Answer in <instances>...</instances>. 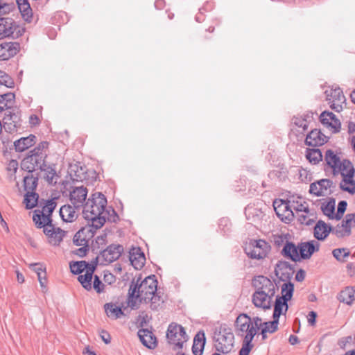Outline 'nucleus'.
Listing matches in <instances>:
<instances>
[{"instance_id": "f257e3e1", "label": "nucleus", "mask_w": 355, "mask_h": 355, "mask_svg": "<svg viewBox=\"0 0 355 355\" xmlns=\"http://www.w3.org/2000/svg\"><path fill=\"white\" fill-rule=\"evenodd\" d=\"M132 282L128 291V305L132 309H137L141 302L150 303V308L156 310L163 302L156 293L157 282L155 275L148 276L139 284Z\"/></svg>"}, {"instance_id": "f03ea898", "label": "nucleus", "mask_w": 355, "mask_h": 355, "mask_svg": "<svg viewBox=\"0 0 355 355\" xmlns=\"http://www.w3.org/2000/svg\"><path fill=\"white\" fill-rule=\"evenodd\" d=\"M262 325V320L259 317L251 318L245 313L240 314L236 319L235 333L243 340L239 355H248L254 345L252 341Z\"/></svg>"}, {"instance_id": "7ed1b4c3", "label": "nucleus", "mask_w": 355, "mask_h": 355, "mask_svg": "<svg viewBox=\"0 0 355 355\" xmlns=\"http://www.w3.org/2000/svg\"><path fill=\"white\" fill-rule=\"evenodd\" d=\"M107 199L101 193H95L86 201L83 206L84 218L91 222L95 229L101 228L106 221L108 211L105 210Z\"/></svg>"}, {"instance_id": "20e7f679", "label": "nucleus", "mask_w": 355, "mask_h": 355, "mask_svg": "<svg viewBox=\"0 0 355 355\" xmlns=\"http://www.w3.org/2000/svg\"><path fill=\"white\" fill-rule=\"evenodd\" d=\"M334 176L340 175V189L350 195L355 194V168L352 163L344 159L343 164L333 173Z\"/></svg>"}, {"instance_id": "39448f33", "label": "nucleus", "mask_w": 355, "mask_h": 355, "mask_svg": "<svg viewBox=\"0 0 355 355\" xmlns=\"http://www.w3.org/2000/svg\"><path fill=\"white\" fill-rule=\"evenodd\" d=\"M214 340L217 352L227 354L234 351V336L232 329L227 325L219 327L215 331Z\"/></svg>"}, {"instance_id": "423d86ee", "label": "nucleus", "mask_w": 355, "mask_h": 355, "mask_svg": "<svg viewBox=\"0 0 355 355\" xmlns=\"http://www.w3.org/2000/svg\"><path fill=\"white\" fill-rule=\"evenodd\" d=\"M166 339L173 349H182L189 338L184 328L175 322L171 323L167 329Z\"/></svg>"}, {"instance_id": "0eeeda50", "label": "nucleus", "mask_w": 355, "mask_h": 355, "mask_svg": "<svg viewBox=\"0 0 355 355\" xmlns=\"http://www.w3.org/2000/svg\"><path fill=\"white\" fill-rule=\"evenodd\" d=\"M57 203L55 199L47 200L41 209H35L33 216V220L38 228H42V225L52 223L51 214L56 207Z\"/></svg>"}, {"instance_id": "6e6552de", "label": "nucleus", "mask_w": 355, "mask_h": 355, "mask_svg": "<svg viewBox=\"0 0 355 355\" xmlns=\"http://www.w3.org/2000/svg\"><path fill=\"white\" fill-rule=\"evenodd\" d=\"M270 250V245L261 239L252 240L245 247L246 254L253 259H264Z\"/></svg>"}, {"instance_id": "1a4fd4ad", "label": "nucleus", "mask_w": 355, "mask_h": 355, "mask_svg": "<svg viewBox=\"0 0 355 355\" xmlns=\"http://www.w3.org/2000/svg\"><path fill=\"white\" fill-rule=\"evenodd\" d=\"M325 94L326 100L331 108L336 112H340L346 100L341 89L339 87L327 89Z\"/></svg>"}, {"instance_id": "9d476101", "label": "nucleus", "mask_w": 355, "mask_h": 355, "mask_svg": "<svg viewBox=\"0 0 355 355\" xmlns=\"http://www.w3.org/2000/svg\"><path fill=\"white\" fill-rule=\"evenodd\" d=\"M42 227L47 237L48 242L52 245H59L65 236L66 232L55 227L52 223L42 225Z\"/></svg>"}, {"instance_id": "9b49d317", "label": "nucleus", "mask_w": 355, "mask_h": 355, "mask_svg": "<svg viewBox=\"0 0 355 355\" xmlns=\"http://www.w3.org/2000/svg\"><path fill=\"white\" fill-rule=\"evenodd\" d=\"M291 200L285 201L281 199L273 202V207L277 216L283 221H290L294 216L291 207Z\"/></svg>"}, {"instance_id": "f8f14e48", "label": "nucleus", "mask_w": 355, "mask_h": 355, "mask_svg": "<svg viewBox=\"0 0 355 355\" xmlns=\"http://www.w3.org/2000/svg\"><path fill=\"white\" fill-rule=\"evenodd\" d=\"M255 292H260L275 296L276 285L268 277L259 276L253 280Z\"/></svg>"}, {"instance_id": "ddd939ff", "label": "nucleus", "mask_w": 355, "mask_h": 355, "mask_svg": "<svg viewBox=\"0 0 355 355\" xmlns=\"http://www.w3.org/2000/svg\"><path fill=\"white\" fill-rule=\"evenodd\" d=\"M323 160L325 167L331 169L333 174L335 171L343 164L344 158H342L340 153L337 151L328 149L324 153Z\"/></svg>"}, {"instance_id": "4468645a", "label": "nucleus", "mask_w": 355, "mask_h": 355, "mask_svg": "<svg viewBox=\"0 0 355 355\" xmlns=\"http://www.w3.org/2000/svg\"><path fill=\"white\" fill-rule=\"evenodd\" d=\"M355 227V213L347 214L340 225H337L333 232L338 237L347 236L351 234L352 228Z\"/></svg>"}, {"instance_id": "2eb2a0df", "label": "nucleus", "mask_w": 355, "mask_h": 355, "mask_svg": "<svg viewBox=\"0 0 355 355\" xmlns=\"http://www.w3.org/2000/svg\"><path fill=\"white\" fill-rule=\"evenodd\" d=\"M98 229L89 224L78 231L73 236V242L77 246L87 247L88 239L93 236L94 232Z\"/></svg>"}, {"instance_id": "dca6fc26", "label": "nucleus", "mask_w": 355, "mask_h": 355, "mask_svg": "<svg viewBox=\"0 0 355 355\" xmlns=\"http://www.w3.org/2000/svg\"><path fill=\"white\" fill-rule=\"evenodd\" d=\"M87 189L85 187H76L70 192V201L75 207H81L87 196Z\"/></svg>"}, {"instance_id": "f3484780", "label": "nucleus", "mask_w": 355, "mask_h": 355, "mask_svg": "<svg viewBox=\"0 0 355 355\" xmlns=\"http://www.w3.org/2000/svg\"><path fill=\"white\" fill-rule=\"evenodd\" d=\"M17 28V26L12 18H0V40L12 37Z\"/></svg>"}, {"instance_id": "a211bd4d", "label": "nucleus", "mask_w": 355, "mask_h": 355, "mask_svg": "<svg viewBox=\"0 0 355 355\" xmlns=\"http://www.w3.org/2000/svg\"><path fill=\"white\" fill-rule=\"evenodd\" d=\"M44 164V160H39L38 157L30 154L23 159L21 167L23 170L31 173L37 169H41Z\"/></svg>"}, {"instance_id": "6ab92c4d", "label": "nucleus", "mask_w": 355, "mask_h": 355, "mask_svg": "<svg viewBox=\"0 0 355 355\" xmlns=\"http://www.w3.org/2000/svg\"><path fill=\"white\" fill-rule=\"evenodd\" d=\"M123 249L120 245H111L101 252L99 257L103 258L106 263H112L119 258Z\"/></svg>"}, {"instance_id": "aec40b11", "label": "nucleus", "mask_w": 355, "mask_h": 355, "mask_svg": "<svg viewBox=\"0 0 355 355\" xmlns=\"http://www.w3.org/2000/svg\"><path fill=\"white\" fill-rule=\"evenodd\" d=\"M320 244L315 241L302 242L299 244L300 259H309L315 252L319 250Z\"/></svg>"}, {"instance_id": "412c9836", "label": "nucleus", "mask_w": 355, "mask_h": 355, "mask_svg": "<svg viewBox=\"0 0 355 355\" xmlns=\"http://www.w3.org/2000/svg\"><path fill=\"white\" fill-rule=\"evenodd\" d=\"M327 141V137L322 133L320 130L315 129L307 135L305 144L310 146H319L324 144Z\"/></svg>"}, {"instance_id": "4be33fe9", "label": "nucleus", "mask_w": 355, "mask_h": 355, "mask_svg": "<svg viewBox=\"0 0 355 355\" xmlns=\"http://www.w3.org/2000/svg\"><path fill=\"white\" fill-rule=\"evenodd\" d=\"M99 257H96V260L91 262V267L89 268L84 275H80L78 277V282L81 284L84 288L87 291H90L92 288V279L93 274L96 270L97 266V259Z\"/></svg>"}, {"instance_id": "5701e85b", "label": "nucleus", "mask_w": 355, "mask_h": 355, "mask_svg": "<svg viewBox=\"0 0 355 355\" xmlns=\"http://www.w3.org/2000/svg\"><path fill=\"white\" fill-rule=\"evenodd\" d=\"M273 297L268 294L254 292L252 295V302L257 307L269 309L272 306Z\"/></svg>"}, {"instance_id": "b1692460", "label": "nucleus", "mask_w": 355, "mask_h": 355, "mask_svg": "<svg viewBox=\"0 0 355 355\" xmlns=\"http://www.w3.org/2000/svg\"><path fill=\"white\" fill-rule=\"evenodd\" d=\"M331 184V182L329 180H320L310 184L309 192L316 196H324Z\"/></svg>"}, {"instance_id": "393cba45", "label": "nucleus", "mask_w": 355, "mask_h": 355, "mask_svg": "<svg viewBox=\"0 0 355 355\" xmlns=\"http://www.w3.org/2000/svg\"><path fill=\"white\" fill-rule=\"evenodd\" d=\"M137 334L141 343L148 349H155L157 347V338L152 331L141 329L139 330Z\"/></svg>"}, {"instance_id": "a878e982", "label": "nucleus", "mask_w": 355, "mask_h": 355, "mask_svg": "<svg viewBox=\"0 0 355 355\" xmlns=\"http://www.w3.org/2000/svg\"><path fill=\"white\" fill-rule=\"evenodd\" d=\"M320 121L327 127L331 128L334 132L340 128V122L332 112H323L320 116Z\"/></svg>"}, {"instance_id": "bb28decb", "label": "nucleus", "mask_w": 355, "mask_h": 355, "mask_svg": "<svg viewBox=\"0 0 355 355\" xmlns=\"http://www.w3.org/2000/svg\"><path fill=\"white\" fill-rule=\"evenodd\" d=\"M283 255L291 259L293 261H300V254L299 251V245L296 246L293 243L287 241L283 249Z\"/></svg>"}, {"instance_id": "cd10ccee", "label": "nucleus", "mask_w": 355, "mask_h": 355, "mask_svg": "<svg viewBox=\"0 0 355 355\" xmlns=\"http://www.w3.org/2000/svg\"><path fill=\"white\" fill-rule=\"evenodd\" d=\"M130 261L135 269L140 270L144 266L146 258L139 248H133L130 252Z\"/></svg>"}, {"instance_id": "c85d7f7f", "label": "nucleus", "mask_w": 355, "mask_h": 355, "mask_svg": "<svg viewBox=\"0 0 355 355\" xmlns=\"http://www.w3.org/2000/svg\"><path fill=\"white\" fill-rule=\"evenodd\" d=\"M36 137L30 135L26 137H21L14 142V146L17 152H23L35 144Z\"/></svg>"}, {"instance_id": "c756f323", "label": "nucleus", "mask_w": 355, "mask_h": 355, "mask_svg": "<svg viewBox=\"0 0 355 355\" xmlns=\"http://www.w3.org/2000/svg\"><path fill=\"white\" fill-rule=\"evenodd\" d=\"M78 208L69 205L62 206L60 209V215L62 219L65 222L71 223L74 221L78 217L76 209Z\"/></svg>"}, {"instance_id": "7c9ffc66", "label": "nucleus", "mask_w": 355, "mask_h": 355, "mask_svg": "<svg viewBox=\"0 0 355 355\" xmlns=\"http://www.w3.org/2000/svg\"><path fill=\"white\" fill-rule=\"evenodd\" d=\"M331 228L322 220H319L314 228V236L318 240H324L327 237Z\"/></svg>"}, {"instance_id": "2f4dec72", "label": "nucleus", "mask_w": 355, "mask_h": 355, "mask_svg": "<svg viewBox=\"0 0 355 355\" xmlns=\"http://www.w3.org/2000/svg\"><path fill=\"white\" fill-rule=\"evenodd\" d=\"M17 44L5 43L0 45V59L2 60H8L10 57L17 53Z\"/></svg>"}, {"instance_id": "473e14b6", "label": "nucleus", "mask_w": 355, "mask_h": 355, "mask_svg": "<svg viewBox=\"0 0 355 355\" xmlns=\"http://www.w3.org/2000/svg\"><path fill=\"white\" fill-rule=\"evenodd\" d=\"M279 318H273V320L270 322H262L261 329V335L263 339H266L267 338V334H272L275 333L278 329L279 324Z\"/></svg>"}, {"instance_id": "72a5a7b5", "label": "nucleus", "mask_w": 355, "mask_h": 355, "mask_svg": "<svg viewBox=\"0 0 355 355\" xmlns=\"http://www.w3.org/2000/svg\"><path fill=\"white\" fill-rule=\"evenodd\" d=\"M297 216L298 221L301 224H304L306 225H312L316 218L315 212L310 210L309 208L306 209L304 211L299 213Z\"/></svg>"}, {"instance_id": "f704fd0d", "label": "nucleus", "mask_w": 355, "mask_h": 355, "mask_svg": "<svg viewBox=\"0 0 355 355\" xmlns=\"http://www.w3.org/2000/svg\"><path fill=\"white\" fill-rule=\"evenodd\" d=\"M3 128L9 132L17 131L18 128L21 126L19 119L16 114L11 115L10 117L5 118Z\"/></svg>"}, {"instance_id": "c9c22d12", "label": "nucleus", "mask_w": 355, "mask_h": 355, "mask_svg": "<svg viewBox=\"0 0 355 355\" xmlns=\"http://www.w3.org/2000/svg\"><path fill=\"white\" fill-rule=\"evenodd\" d=\"M288 308V301L284 300L283 298L281 299L277 297L275 302L272 317L279 318L282 314H284L287 311Z\"/></svg>"}, {"instance_id": "e433bc0d", "label": "nucleus", "mask_w": 355, "mask_h": 355, "mask_svg": "<svg viewBox=\"0 0 355 355\" xmlns=\"http://www.w3.org/2000/svg\"><path fill=\"white\" fill-rule=\"evenodd\" d=\"M48 147L49 143L47 141H42L33 150L30 151V154L38 157L39 160L45 161Z\"/></svg>"}, {"instance_id": "4c0bfd02", "label": "nucleus", "mask_w": 355, "mask_h": 355, "mask_svg": "<svg viewBox=\"0 0 355 355\" xmlns=\"http://www.w3.org/2000/svg\"><path fill=\"white\" fill-rule=\"evenodd\" d=\"M104 308L107 315L112 319H117L123 314L121 309L113 303L105 304Z\"/></svg>"}, {"instance_id": "58836bf2", "label": "nucleus", "mask_w": 355, "mask_h": 355, "mask_svg": "<svg viewBox=\"0 0 355 355\" xmlns=\"http://www.w3.org/2000/svg\"><path fill=\"white\" fill-rule=\"evenodd\" d=\"M70 270L73 274L82 275L91 267V263H87L85 261H80L70 263Z\"/></svg>"}, {"instance_id": "ea45409f", "label": "nucleus", "mask_w": 355, "mask_h": 355, "mask_svg": "<svg viewBox=\"0 0 355 355\" xmlns=\"http://www.w3.org/2000/svg\"><path fill=\"white\" fill-rule=\"evenodd\" d=\"M323 157L320 150L318 148L307 149L306 151V157L312 164H317L322 161Z\"/></svg>"}, {"instance_id": "a19ab883", "label": "nucleus", "mask_w": 355, "mask_h": 355, "mask_svg": "<svg viewBox=\"0 0 355 355\" xmlns=\"http://www.w3.org/2000/svg\"><path fill=\"white\" fill-rule=\"evenodd\" d=\"M338 299L340 302L350 304L355 300V289L352 287H347L340 292Z\"/></svg>"}, {"instance_id": "79ce46f5", "label": "nucleus", "mask_w": 355, "mask_h": 355, "mask_svg": "<svg viewBox=\"0 0 355 355\" xmlns=\"http://www.w3.org/2000/svg\"><path fill=\"white\" fill-rule=\"evenodd\" d=\"M37 178L33 174H28L24 178V187L26 192L34 191L37 185Z\"/></svg>"}, {"instance_id": "37998d69", "label": "nucleus", "mask_w": 355, "mask_h": 355, "mask_svg": "<svg viewBox=\"0 0 355 355\" xmlns=\"http://www.w3.org/2000/svg\"><path fill=\"white\" fill-rule=\"evenodd\" d=\"M294 286L292 283H284L282 286L281 294L282 296H277L281 299H284V300L289 301L293 294Z\"/></svg>"}, {"instance_id": "c03bdc74", "label": "nucleus", "mask_w": 355, "mask_h": 355, "mask_svg": "<svg viewBox=\"0 0 355 355\" xmlns=\"http://www.w3.org/2000/svg\"><path fill=\"white\" fill-rule=\"evenodd\" d=\"M38 195L35 192H26L24 198V203L27 209H32L37 204Z\"/></svg>"}, {"instance_id": "a18cd8bd", "label": "nucleus", "mask_w": 355, "mask_h": 355, "mask_svg": "<svg viewBox=\"0 0 355 355\" xmlns=\"http://www.w3.org/2000/svg\"><path fill=\"white\" fill-rule=\"evenodd\" d=\"M40 170L44 173V179L49 184H52L54 178L56 177L55 169L53 166H47L44 164Z\"/></svg>"}, {"instance_id": "49530a36", "label": "nucleus", "mask_w": 355, "mask_h": 355, "mask_svg": "<svg viewBox=\"0 0 355 355\" xmlns=\"http://www.w3.org/2000/svg\"><path fill=\"white\" fill-rule=\"evenodd\" d=\"M85 168H83L80 167V170H78V166L77 165H71L69 168V174L71 177H73V179L74 180L78 181L82 180L83 178H85Z\"/></svg>"}, {"instance_id": "de8ad7c7", "label": "nucleus", "mask_w": 355, "mask_h": 355, "mask_svg": "<svg viewBox=\"0 0 355 355\" xmlns=\"http://www.w3.org/2000/svg\"><path fill=\"white\" fill-rule=\"evenodd\" d=\"M291 209L295 211L297 214L302 211H304L306 209L309 208L308 204L304 201L302 202L301 198H300V201L292 200L291 202Z\"/></svg>"}, {"instance_id": "09e8293b", "label": "nucleus", "mask_w": 355, "mask_h": 355, "mask_svg": "<svg viewBox=\"0 0 355 355\" xmlns=\"http://www.w3.org/2000/svg\"><path fill=\"white\" fill-rule=\"evenodd\" d=\"M19 10L21 12V15L23 19L26 21H31V19L33 16L32 9L30 7L29 4H24L19 6Z\"/></svg>"}, {"instance_id": "8fccbe9b", "label": "nucleus", "mask_w": 355, "mask_h": 355, "mask_svg": "<svg viewBox=\"0 0 355 355\" xmlns=\"http://www.w3.org/2000/svg\"><path fill=\"white\" fill-rule=\"evenodd\" d=\"M333 256L339 261H345V259L349 255V251L346 248L334 249L332 252Z\"/></svg>"}, {"instance_id": "3c124183", "label": "nucleus", "mask_w": 355, "mask_h": 355, "mask_svg": "<svg viewBox=\"0 0 355 355\" xmlns=\"http://www.w3.org/2000/svg\"><path fill=\"white\" fill-rule=\"evenodd\" d=\"M322 211L324 215L334 218V211L335 210L334 202H329L322 205Z\"/></svg>"}, {"instance_id": "603ef678", "label": "nucleus", "mask_w": 355, "mask_h": 355, "mask_svg": "<svg viewBox=\"0 0 355 355\" xmlns=\"http://www.w3.org/2000/svg\"><path fill=\"white\" fill-rule=\"evenodd\" d=\"M193 345L204 348L205 345V336L203 331H199L194 337Z\"/></svg>"}, {"instance_id": "864d4df0", "label": "nucleus", "mask_w": 355, "mask_h": 355, "mask_svg": "<svg viewBox=\"0 0 355 355\" xmlns=\"http://www.w3.org/2000/svg\"><path fill=\"white\" fill-rule=\"evenodd\" d=\"M30 268L37 275L43 274L44 275V272H46L45 268L43 266L42 264L39 263H32L30 265Z\"/></svg>"}, {"instance_id": "5fc2aeb1", "label": "nucleus", "mask_w": 355, "mask_h": 355, "mask_svg": "<svg viewBox=\"0 0 355 355\" xmlns=\"http://www.w3.org/2000/svg\"><path fill=\"white\" fill-rule=\"evenodd\" d=\"M11 83L10 77L6 72L0 70V85L8 86Z\"/></svg>"}, {"instance_id": "6e6d98bb", "label": "nucleus", "mask_w": 355, "mask_h": 355, "mask_svg": "<svg viewBox=\"0 0 355 355\" xmlns=\"http://www.w3.org/2000/svg\"><path fill=\"white\" fill-rule=\"evenodd\" d=\"M92 287L96 291L97 293H101L103 290L104 285L97 275H94Z\"/></svg>"}, {"instance_id": "4d7b16f0", "label": "nucleus", "mask_w": 355, "mask_h": 355, "mask_svg": "<svg viewBox=\"0 0 355 355\" xmlns=\"http://www.w3.org/2000/svg\"><path fill=\"white\" fill-rule=\"evenodd\" d=\"M347 202L340 201L338 205V211L336 214V218L338 219L340 218L341 216L344 214L347 208Z\"/></svg>"}, {"instance_id": "13d9d810", "label": "nucleus", "mask_w": 355, "mask_h": 355, "mask_svg": "<svg viewBox=\"0 0 355 355\" xmlns=\"http://www.w3.org/2000/svg\"><path fill=\"white\" fill-rule=\"evenodd\" d=\"M17 169L18 162L15 159L10 160L7 166V170L8 171V172L15 174L17 172Z\"/></svg>"}, {"instance_id": "bf43d9fd", "label": "nucleus", "mask_w": 355, "mask_h": 355, "mask_svg": "<svg viewBox=\"0 0 355 355\" xmlns=\"http://www.w3.org/2000/svg\"><path fill=\"white\" fill-rule=\"evenodd\" d=\"M293 123L298 127L302 128L304 130L308 128V122L306 120L302 118L294 119Z\"/></svg>"}, {"instance_id": "052dcab7", "label": "nucleus", "mask_w": 355, "mask_h": 355, "mask_svg": "<svg viewBox=\"0 0 355 355\" xmlns=\"http://www.w3.org/2000/svg\"><path fill=\"white\" fill-rule=\"evenodd\" d=\"M1 96H3V97H6V98H3V101L5 103H7L8 105H9V107H11L12 105V101L15 98V95L12 93H8V94H5L3 95H0Z\"/></svg>"}, {"instance_id": "680f3d73", "label": "nucleus", "mask_w": 355, "mask_h": 355, "mask_svg": "<svg viewBox=\"0 0 355 355\" xmlns=\"http://www.w3.org/2000/svg\"><path fill=\"white\" fill-rule=\"evenodd\" d=\"M10 10V5L4 3L3 0H0V12L1 13H6Z\"/></svg>"}, {"instance_id": "e2e57ef3", "label": "nucleus", "mask_w": 355, "mask_h": 355, "mask_svg": "<svg viewBox=\"0 0 355 355\" xmlns=\"http://www.w3.org/2000/svg\"><path fill=\"white\" fill-rule=\"evenodd\" d=\"M29 122L31 125L35 126V125H37L40 124V120L37 115L33 114V115H31L29 117Z\"/></svg>"}, {"instance_id": "0e129e2a", "label": "nucleus", "mask_w": 355, "mask_h": 355, "mask_svg": "<svg viewBox=\"0 0 355 355\" xmlns=\"http://www.w3.org/2000/svg\"><path fill=\"white\" fill-rule=\"evenodd\" d=\"M38 281L40 284L41 287L46 288V272H44V275L40 274L37 275Z\"/></svg>"}, {"instance_id": "69168bd1", "label": "nucleus", "mask_w": 355, "mask_h": 355, "mask_svg": "<svg viewBox=\"0 0 355 355\" xmlns=\"http://www.w3.org/2000/svg\"><path fill=\"white\" fill-rule=\"evenodd\" d=\"M101 337L105 344H109L111 341L110 336L106 331H103L101 334Z\"/></svg>"}, {"instance_id": "338daca9", "label": "nucleus", "mask_w": 355, "mask_h": 355, "mask_svg": "<svg viewBox=\"0 0 355 355\" xmlns=\"http://www.w3.org/2000/svg\"><path fill=\"white\" fill-rule=\"evenodd\" d=\"M316 313L314 311H311L308 316L309 323L311 325H313L315 322Z\"/></svg>"}, {"instance_id": "774afa93", "label": "nucleus", "mask_w": 355, "mask_h": 355, "mask_svg": "<svg viewBox=\"0 0 355 355\" xmlns=\"http://www.w3.org/2000/svg\"><path fill=\"white\" fill-rule=\"evenodd\" d=\"M204 348H201L200 346H196L193 345L192 351L194 355H202Z\"/></svg>"}]
</instances>
